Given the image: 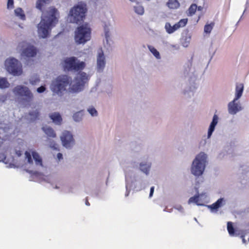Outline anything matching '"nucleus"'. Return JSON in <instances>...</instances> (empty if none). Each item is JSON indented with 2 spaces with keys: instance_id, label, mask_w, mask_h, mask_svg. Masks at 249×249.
Segmentation results:
<instances>
[{
  "instance_id": "nucleus-1",
  "label": "nucleus",
  "mask_w": 249,
  "mask_h": 249,
  "mask_svg": "<svg viewBox=\"0 0 249 249\" xmlns=\"http://www.w3.org/2000/svg\"><path fill=\"white\" fill-rule=\"evenodd\" d=\"M88 81V76L84 72L79 73L74 79L75 83L71 85L72 78L71 77L65 74L60 75L52 81L50 88L53 94L61 96L68 86H70L69 88V92L78 93L80 92Z\"/></svg>"
},
{
  "instance_id": "nucleus-2",
  "label": "nucleus",
  "mask_w": 249,
  "mask_h": 249,
  "mask_svg": "<svg viewBox=\"0 0 249 249\" xmlns=\"http://www.w3.org/2000/svg\"><path fill=\"white\" fill-rule=\"evenodd\" d=\"M52 0H37L36 8L41 11L43 15L41 17V20L38 24V33L42 38L47 37L49 31L58 22L59 13L57 10L53 7L49 8L46 12H44V9L46 5Z\"/></svg>"
},
{
  "instance_id": "nucleus-3",
  "label": "nucleus",
  "mask_w": 249,
  "mask_h": 249,
  "mask_svg": "<svg viewBox=\"0 0 249 249\" xmlns=\"http://www.w3.org/2000/svg\"><path fill=\"white\" fill-rule=\"evenodd\" d=\"M87 12L86 4L81 3L72 7L69 13L70 20L71 22L77 24L84 20Z\"/></svg>"
},
{
  "instance_id": "nucleus-4",
  "label": "nucleus",
  "mask_w": 249,
  "mask_h": 249,
  "mask_svg": "<svg viewBox=\"0 0 249 249\" xmlns=\"http://www.w3.org/2000/svg\"><path fill=\"white\" fill-rule=\"evenodd\" d=\"M62 65L65 71H81L86 67L84 62L80 61L74 56L65 58L63 61Z\"/></svg>"
},
{
  "instance_id": "nucleus-5",
  "label": "nucleus",
  "mask_w": 249,
  "mask_h": 249,
  "mask_svg": "<svg viewBox=\"0 0 249 249\" xmlns=\"http://www.w3.org/2000/svg\"><path fill=\"white\" fill-rule=\"evenodd\" d=\"M207 155L203 152L198 154L194 160L191 168L192 173L195 176L201 175L205 169L207 162Z\"/></svg>"
},
{
  "instance_id": "nucleus-6",
  "label": "nucleus",
  "mask_w": 249,
  "mask_h": 249,
  "mask_svg": "<svg viewBox=\"0 0 249 249\" xmlns=\"http://www.w3.org/2000/svg\"><path fill=\"white\" fill-rule=\"evenodd\" d=\"M91 29L88 23L77 27L75 32L74 38L77 44H84L90 39Z\"/></svg>"
},
{
  "instance_id": "nucleus-7",
  "label": "nucleus",
  "mask_w": 249,
  "mask_h": 249,
  "mask_svg": "<svg viewBox=\"0 0 249 249\" xmlns=\"http://www.w3.org/2000/svg\"><path fill=\"white\" fill-rule=\"evenodd\" d=\"M5 66L7 71L13 75H20L22 73V65L15 58L7 59L5 61Z\"/></svg>"
},
{
  "instance_id": "nucleus-8",
  "label": "nucleus",
  "mask_w": 249,
  "mask_h": 249,
  "mask_svg": "<svg viewBox=\"0 0 249 249\" xmlns=\"http://www.w3.org/2000/svg\"><path fill=\"white\" fill-rule=\"evenodd\" d=\"M13 92L16 95L24 97V100L28 103H31L33 101V94L26 87L17 86L14 89Z\"/></svg>"
},
{
  "instance_id": "nucleus-9",
  "label": "nucleus",
  "mask_w": 249,
  "mask_h": 249,
  "mask_svg": "<svg viewBox=\"0 0 249 249\" xmlns=\"http://www.w3.org/2000/svg\"><path fill=\"white\" fill-rule=\"evenodd\" d=\"M63 145L66 148H71L75 143L72 134L68 131L65 130L63 132L60 137Z\"/></svg>"
},
{
  "instance_id": "nucleus-10",
  "label": "nucleus",
  "mask_w": 249,
  "mask_h": 249,
  "mask_svg": "<svg viewBox=\"0 0 249 249\" xmlns=\"http://www.w3.org/2000/svg\"><path fill=\"white\" fill-rule=\"evenodd\" d=\"M106 65L105 56L102 49L98 52L97 58V69L99 72L103 71Z\"/></svg>"
},
{
  "instance_id": "nucleus-11",
  "label": "nucleus",
  "mask_w": 249,
  "mask_h": 249,
  "mask_svg": "<svg viewBox=\"0 0 249 249\" xmlns=\"http://www.w3.org/2000/svg\"><path fill=\"white\" fill-rule=\"evenodd\" d=\"M236 101L234 99L228 104V111L231 114H235L242 109L240 105L235 103Z\"/></svg>"
},
{
  "instance_id": "nucleus-12",
  "label": "nucleus",
  "mask_w": 249,
  "mask_h": 249,
  "mask_svg": "<svg viewBox=\"0 0 249 249\" xmlns=\"http://www.w3.org/2000/svg\"><path fill=\"white\" fill-rule=\"evenodd\" d=\"M37 51L36 48L33 46L29 45L22 53V55L26 57H32L36 54Z\"/></svg>"
},
{
  "instance_id": "nucleus-13",
  "label": "nucleus",
  "mask_w": 249,
  "mask_h": 249,
  "mask_svg": "<svg viewBox=\"0 0 249 249\" xmlns=\"http://www.w3.org/2000/svg\"><path fill=\"white\" fill-rule=\"evenodd\" d=\"M218 117L217 115L214 114L213 116L212 122L209 126L208 132V138L211 137L213 132L216 125L218 123Z\"/></svg>"
},
{
  "instance_id": "nucleus-14",
  "label": "nucleus",
  "mask_w": 249,
  "mask_h": 249,
  "mask_svg": "<svg viewBox=\"0 0 249 249\" xmlns=\"http://www.w3.org/2000/svg\"><path fill=\"white\" fill-rule=\"evenodd\" d=\"M42 129L47 135L48 139L54 138L56 137V134L54 130L50 126H43Z\"/></svg>"
},
{
  "instance_id": "nucleus-15",
  "label": "nucleus",
  "mask_w": 249,
  "mask_h": 249,
  "mask_svg": "<svg viewBox=\"0 0 249 249\" xmlns=\"http://www.w3.org/2000/svg\"><path fill=\"white\" fill-rule=\"evenodd\" d=\"M49 116L54 124L58 125L61 124L62 119L58 112L52 113L50 114Z\"/></svg>"
},
{
  "instance_id": "nucleus-16",
  "label": "nucleus",
  "mask_w": 249,
  "mask_h": 249,
  "mask_svg": "<svg viewBox=\"0 0 249 249\" xmlns=\"http://www.w3.org/2000/svg\"><path fill=\"white\" fill-rule=\"evenodd\" d=\"M244 90V85L242 83L237 84L235 88V100H238L242 95Z\"/></svg>"
},
{
  "instance_id": "nucleus-17",
  "label": "nucleus",
  "mask_w": 249,
  "mask_h": 249,
  "mask_svg": "<svg viewBox=\"0 0 249 249\" xmlns=\"http://www.w3.org/2000/svg\"><path fill=\"white\" fill-rule=\"evenodd\" d=\"M167 6L172 9H176L180 6V3L178 0H168Z\"/></svg>"
},
{
  "instance_id": "nucleus-18",
  "label": "nucleus",
  "mask_w": 249,
  "mask_h": 249,
  "mask_svg": "<svg viewBox=\"0 0 249 249\" xmlns=\"http://www.w3.org/2000/svg\"><path fill=\"white\" fill-rule=\"evenodd\" d=\"M32 156L35 160L36 164V165H39L40 166H42V160L41 158L40 157L39 155L36 151H33L32 152Z\"/></svg>"
},
{
  "instance_id": "nucleus-19",
  "label": "nucleus",
  "mask_w": 249,
  "mask_h": 249,
  "mask_svg": "<svg viewBox=\"0 0 249 249\" xmlns=\"http://www.w3.org/2000/svg\"><path fill=\"white\" fill-rule=\"evenodd\" d=\"M227 230L230 235L231 236H236L237 235L235 232V229L231 222H228L227 223Z\"/></svg>"
},
{
  "instance_id": "nucleus-20",
  "label": "nucleus",
  "mask_w": 249,
  "mask_h": 249,
  "mask_svg": "<svg viewBox=\"0 0 249 249\" xmlns=\"http://www.w3.org/2000/svg\"><path fill=\"white\" fill-rule=\"evenodd\" d=\"M10 84L8 82L7 78L0 77V89H5L8 88Z\"/></svg>"
},
{
  "instance_id": "nucleus-21",
  "label": "nucleus",
  "mask_w": 249,
  "mask_h": 249,
  "mask_svg": "<svg viewBox=\"0 0 249 249\" xmlns=\"http://www.w3.org/2000/svg\"><path fill=\"white\" fill-rule=\"evenodd\" d=\"M15 15L19 17L21 19H25V15L23 11L20 8H18L15 10Z\"/></svg>"
},
{
  "instance_id": "nucleus-22",
  "label": "nucleus",
  "mask_w": 249,
  "mask_h": 249,
  "mask_svg": "<svg viewBox=\"0 0 249 249\" xmlns=\"http://www.w3.org/2000/svg\"><path fill=\"white\" fill-rule=\"evenodd\" d=\"M223 200V198H219L215 203L210 205L209 207L212 210H217L221 206Z\"/></svg>"
},
{
  "instance_id": "nucleus-23",
  "label": "nucleus",
  "mask_w": 249,
  "mask_h": 249,
  "mask_svg": "<svg viewBox=\"0 0 249 249\" xmlns=\"http://www.w3.org/2000/svg\"><path fill=\"white\" fill-rule=\"evenodd\" d=\"M29 115L31 117V120L35 121L39 118L40 113L37 110H36L35 111L30 112Z\"/></svg>"
},
{
  "instance_id": "nucleus-24",
  "label": "nucleus",
  "mask_w": 249,
  "mask_h": 249,
  "mask_svg": "<svg viewBox=\"0 0 249 249\" xmlns=\"http://www.w3.org/2000/svg\"><path fill=\"white\" fill-rule=\"evenodd\" d=\"M150 165L146 163H141L140 164V169L143 173L147 174L150 169Z\"/></svg>"
},
{
  "instance_id": "nucleus-25",
  "label": "nucleus",
  "mask_w": 249,
  "mask_h": 249,
  "mask_svg": "<svg viewBox=\"0 0 249 249\" xmlns=\"http://www.w3.org/2000/svg\"><path fill=\"white\" fill-rule=\"evenodd\" d=\"M199 196L198 195H196L189 198L188 203H191L192 202L195 203L197 205H202L201 204L199 203Z\"/></svg>"
},
{
  "instance_id": "nucleus-26",
  "label": "nucleus",
  "mask_w": 249,
  "mask_h": 249,
  "mask_svg": "<svg viewBox=\"0 0 249 249\" xmlns=\"http://www.w3.org/2000/svg\"><path fill=\"white\" fill-rule=\"evenodd\" d=\"M148 48L150 51L158 59L160 58V54L159 52L153 46H148Z\"/></svg>"
},
{
  "instance_id": "nucleus-27",
  "label": "nucleus",
  "mask_w": 249,
  "mask_h": 249,
  "mask_svg": "<svg viewBox=\"0 0 249 249\" xmlns=\"http://www.w3.org/2000/svg\"><path fill=\"white\" fill-rule=\"evenodd\" d=\"M214 23L212 22L209 24H206L204 26V32L206 33H210L213 28Z\"/></svg>"
},
{
  "instance_id": "nucleus-28",
  "label": "nucleus",
  "mask_w": 249,
  "mask_h": 249,
  "mask_svg": "<svg viewBox=\"0 0 249 249\" xmlns=\"http://www.w3.org/2000/svg\"><path fill=\"white\" fill-rule=\"evenodd\" d=\"M135 11L139 15H142L144 13V8L142 6L137 5L134 7Z\"/></svg>"
},
{
  "instance_id": "nucleus-29",
  "label": "nucleus",
  "mask_w": 249,
  "mask_h": 249,
  "mask_svg": "<svg viewBox=\"0 0 249 249\" xmlns=\"http://www.w3.org/2000/svg\"><path fill=\"white\" fill-rule=\"evenodd\" d=\"M197 6L196 4H192L189 8V13L191 16L194 15L196 12Z\"/></svg>"
},
{
  "instance_id": "nucleus-30",
  "label": "nucleus",
  "mask_w": 249,
  "mask_h": 249,
  "mask_svg": "<svg viewBox=\"0 0 249 249\" xmlns=\"http://www.w3.org/2000/svg\"><path fill=\"white\" fill-rule=\"evenodd\" d=\"M88 110L89 114L92 116H96L98 114L97 110L93 107H89Z\"/></svg>"
},
{
  "instance_id": "nucleus-31",
  "label": "nucleus",
  "mask_w": 249,
  "mask_h": 249,
  "mask_svg": "<svg viewBox=\"0 0 249 249\" xmlns=\"http://www.w3.org/2000/svg\"><path fill=\"white\" fill-rule=\"evenodd\" d=\"M165 28L166 29V32L168 34H172L173 32H171V31L173 30V27L171 26V24L169 22L166 23L165 25Z\"/></svg>"
},
{
  "instance_id": "nucleus-32",
  "label": "nucleus",
  "mask_w": 249,
  "mask_h": 249,
  "mask_svg": "<svg viewBox=\"0 0 249 249\" xmlns=\"http://www.w3.org/2000/svg\"><path fill=\"white\" fill-rule=\"evenodd\" d=\"M25 155L26 157V159L27 160V161L29 164H33V161L32 159V156L30 153L27 151H26L25 153Z\"/></svg>"
},
{
  "instance_id": "nucleus-33",
  "label": "nucleus",
  "mask_w": 249,
  "mask_h": 249,
  "mask_svg": "<svg viewBox=\"0 0 249 249\" xmlns=\"http://www.w3.org/2000/svg\"><path fill=\"white\" fill-rule=\"evenodd\" d=\"M187 19L184 18L180 19L177 24L179 25V28L185 26L187 23Z\"/></svg>"
},
{
  "instance_id": "nucleus-34",
  "label": "nucleus",
  "mask_w": 249,
  "mask_h": 249,
  "mask_svg": "<svg viewBox=\"0 0 249 249\" xmlns=\"http://www.w3.org/2000/svg\"><path fill=\"white\" fill-rule=\"evenodd\" d=\"M246 235H247V234L246 233H242L241 235V238L242 239V241L245 244H247V243H249V237L248 238V241H247L245 239V237H246Z\"/></svg>"
},
{
  "instance_id": "nucleus-35",
  "label": "nucleus",
  "mask_w": 249,
  "mask_h": 249,
  "mask_svg": "<svg viewBox=\"0 0 249 249\" xmlns=\"http://www.w3.org/2000/svg\"><path fill=\"white\" fill-rule=\"evenodd\" d=\"M7 8L8 9H12L14 8V0H8Z\"/></svg>"
},
{
  "instance_id": "nucleus-36",
  "label": "nucleus",
  "mask_w": 249,
  "mask_h": 249,
  "mask_svg": "<svg viewBox=\"0 0 249 249\" xmlns=\"http://www.w3.org/2000/svg\"><path fill=\"white\" fill-rule=\"evenodd\" d=\"M79 115V113H76L73 115V119L74 120V121L78 122L81 120V117H78Z\"/></svg>"
},
{
  "instance_id": "nucleus-37",
  "label": "nucleus",
  "mask_w": 249,
  "mask_h": 249,
  "mask_svg": "<svg viewBox=\"0 0 249 249\" xmlns=\"http://www.w3.org/2000/svg\"><path fill=\"white\" fill-rule=\"evenodd\" d=\"M45 89H46V88H45V87L42 86L39 87L38 88H37V91L38 93H42L45 90Z\"/></svg>"
},
{
  "instance_id": "nucleus-38",
  "label": "nucleus",
  "mask_w": 249,
  "mask_h": 249,
  "mask_svg": "<svg viewBox=\"0 0 249 249\" xmlns=\"http://www.w3.org/2000/svg\"><path fill=\"white\" fill-rule=\"evenodd\" d=\"M50 146L53 149H57L58 148V145L55 142H51Z\"/></svg>"
},
{
  "instance_id": "nucleus-39",
  "label": "nucleus",
  "mask_w": 249,
  "mask_h": 249,
  "mask_svg": "<svg viewBox=\"0 0 249 249\" xmlns=\"http://www.w3.org/2000/svg\"><path fill=\"white\" fill-rule=\"evenodd\" d=\"M172 27L173 30L171 31V32H174L175 31L179 28V25H178L177 23L174 25Z\"/></svg>"
},
{
  "instance_id": "nucleus-40",
  "label": "nucleus",
  "mask_w": 249,
  "mask_h": 249,
  "mask_svg": "<svg viewBox=\"0 0 249 249\" xmlns=\"http://www.w3.org/2000/svg\"><path fill=\"white\" fill-rule=\"evenodd\" d=\"M154 187L153 186V187H151V188H150V194H149L150 197L152 196L153 194L154 193Z\"/></svg>"
},
{
  "instance_id": "nucleus-41",
  "label": "nucleus",
  "mask_w": 249,
  "mask_h": 249,
  "mask_svg": "<svg viewBox=\"0 0 249 249\" xmlns=\"http://www.w3.org/2000/svg\"><path fill=\"white\" fill-rule=\"evenodd\" d=\"M57 157L58 159V160H59L61 159H62V158H63L62 154L60 153H58L57 155Z\"/></svg>"
},
{
  "instance_id": "nucleus-42",
  "label": "nucleus",
  "mask_w": 249,
  "mask_h": 249,
  "mask_svg": "<svg viewBox=\"0 0 249 249\" xmlns=\"http://www.w3.org/2000/svg\"><path fill=\"white\" fill-rule=\"evenodd\" d=\"M86 205L87 206H89L90 205V203H89V202L88 201V200L87 198H86Z\"/></svg>"
},
{
  "instance_id": "nucleus-43",
  "label": "nucleus",
  "mask_w": 249,
  "mask_h": 249,
  "mask_svg": "<svg viewBox=\"0 0 249 249\" xmlns=\"http://www.w3.org/2000/svg\"><path fill=\"white\" fill-rule=\"evenodd\" d=\"M198 10H200L201 9V6H199L198 7Z\"/></svg>"
},
{
  "instance_id": "nucleus-44",
  "label": "nucleus",
  "mask_w": 249,
  "mask_h": 249,
  "mask_svg": "<svg viewBox=\"0 0 249 249\" xmlns=\"http://www.w3.org/2000/svg\"><path fill=\"white\" fill-rule=\"evenodd\" d=\"M36 81L37 82H38V81H39V79H36Z\"/></svg>"
},
{
  "instance_id": "nucleus-45",
  "label": "nucleus",
  "mask_w": 249,
  "mask_h": 249,
  "mask_svg": "<svg viewBox=\"0 0 249 249\" xmlns=\"http://www.w3.org/2000/svg\"><path fill=\"white\" fill-rule=\"evenodd\" d=\"M31 83L32 84H34V83H33V81H31Z\"/></svg>"
}]
</instances>
